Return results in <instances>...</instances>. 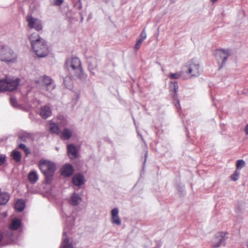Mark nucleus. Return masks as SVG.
<instances>
[{"mask_svg":"<svg viewBox=\"0 0 248 248\" xmlns=\"http://www.w3.org/2000/svg\"><path fill=\"white\" fill-rule=\"evenodd\" d=\"M74 169L71 164H67L64 165L61 170L62 175L65 177H69L72 175Z\"/></svg>","mask_w":248,"mask_h":248,"instance_id":"4468645a","label":"nucleus"},{"mask_svg":"<svg viewBox=\"0 0 248 248\" xmlns=\"http://www.w3.org/2000/svg\"><path fill=\"white\" fill-rule=\"evenodd\" d=\"M83 20V17L82 16H81V21H82Z\"/></svg>","mask_w":248,"mask_h":248,"instance_id":"c03bdc74","label":"nucleus"},{"mask_svg":"<svg viewBox=\"0 0 248 248\" xmlns=\"http://www.w3.org/2000/svg\"><path fill=\"white\" fill-rule=\"evenodd\" d=\"M28 134H24L23 135L21 136L20 137V138L21 140L23 141H26V138L28 137Z\"/></svg>","mask_w":248,"mask_h":248,"instance_id":"58836bf2","label":"nucleus"},{"mask_svg":"<svg viewBox=\"0 0 248 248\" xmlns=\"http://www.w3.org/2000/svg\"><path fill=\"white\" fill-rule=\"evenodd\" d=\"M72 136V131L68 128H64L61 133L60 137L62 140H68Z\"/></svg>","mask_w":248,"mask_h":248,"instance_id":"aec40b11","label":"nucleus"},{"mask_svg":"<svg viewBox=\"0 0 248 248\" xmlns=\"http://www.w3.org/2000/svg\"><path fill=\"white\" fill-rule=\"evenodd\" d=\"M10 103L14 107H17V101L16 98L13 97L10 98Z\"/></svg>","mask_w":248,"mask_h":248,"instance_id":"f704fd0d","label":"nucleus"},{"mask_svg":"<svg viewBox=\"0 0 248 248\" xmlns=\"http://www.w3.org/2000/svg\"><path fill=\"white\" fill-rule=\"evenodd\" d=\"M2 238V234L0 233V242L1 241Z\"/></svg>","mask_w":248,"mask_h":248,"instance_id":"37998d69","label":"nucleus"},{"mask_svg":"<svg viewBox=\"0 0 248 248\" xmlns=\"http://www.w3.org/2000/svg\"><path fill=\"white\" fill-rule=\"evenodd\" d=\"M40 80L44 83L46 90L51 91L55 88V85H52V79L49 77L43 76L40 77Z\"/></svg>","mask_w":248,"mask_h":248,"instance_id":"9d476101","label":"nucleus"},{"mask_svg":"<svg viewBox=\"0 0 248 248\" xmlns=\"http://www.w3.org/2000/svg\"><path fill=\"white\" fill-rule=\"evenodd\" d=\"M73 6L74 7L77 9L78 10H81L82 9V4L80 1V0H78L77 1L74 0L73 1Z\"/></svg>","mask_w":248,"mask_h":248,"instance_id":"2f4dec72","label":"nucleus"},{"mask_svg":"<svg viewBox=\"0 0 248 248\" xmlns=\"http://www.w3.org/2000/svg\"><path fill=\"white\" fill-rule=\"evenodd\" d=\"M84 177L81 174L75 175L72 178V182L75 186H79L85 183Z\"/></svg>","mask_w":248,"mask_h":248,"instance_id":"2eb2a0df","label":"nucleus"},{"mask_svg":"<svg viewBox=\"0 0 248 248\" xmlns=\"http://www.w3.org/2000/svg\"><path fill=\"white\" fill-rule=\"evenodd\" d=\"M142 41H141V40H138L135 46V48L137 50L140 48L141 44H142Z\"/></svg>","mask_w":248,"mask_h":248,"instance_id":"4c0bfd02","label":"nucleus"},{"mask_svg":"<svg viewBox=\"0 0 248 248\" xmlns=\"http://www.w3.org/2000/svg\"><path fill=\"white\" fill-rule=\"evenodd\" d=\"M10 195L8 193L1 192L0 188V205L6 204L9 200Z\"/></svg>","mask_w":248,"mask_h":248,"instance_id":"393cba45","label":"nucleus"},{"mask_svg":"<svg viewBox=\"0 0 248 248\" xmlns=\"http://www.w3.org/2000/svg\"><path fill=\"white\" fill-rule=\"evenodd\" d=\"M24 151L26 155H28L30 153V150L28 148H27Z\"/></svg>","mask_w":248,"mask_h":248,"instance_id":"a19ab883","label":"nucleus"},{"mask_svg":"<svg viewBox=\"0 0 248 248\" xmlns=\"http://www.w3.org/2000/svg\"><path fill=\"white\" fill-rule=\"evenodd\" d=\"M186 67L187 69L186 73L189 75V78L200 75V66L197 62L191 60L188 62Z\"/></svg>","mask_w":248,"mask_h":248,"instance_id":"39448f33","label":"nucleus"},{"mask_svg":"<svg viewBox=\"0 0 248 248\" xmlns=\"http://www.w3.org/2000/svg\"><path fill=\"white\" fill-rule=\"evenodd\" d=\"M246 165L245 162L242 159H239L237 160L236 163V170H239L243 168Z\"/></svg>","mask_w":248,"mask_h":248,"instance_id":"c756f323","label":"nucleus"},{"mask_svg":"<svg viewBox=\"0 0 248 248\" xmlns=\"http://www.w3.org/2000/svg\"><path fill=\"white\" fill-rule=\"evenodd\" d=\"M60 248H73V246L66 235V228H64L63 232L62 241Z\"/></svg>","mask_w":248,"mask_h":248,"instance_id":"ddd939ff","label":"nucleus"},{"mask_svg":"<svg viewBox=\"0 0 248 248\" xmlns=\"http://www.w3.org/2000/svg\"><path fill=\"white\" fill-rule=\"evenodd\" d=\"M146 33L145 29H144L140 34V38L139 39V40H141V41L143 42V40L146 39Z\"/></svg>","mask_w":248,"mask_h":248,"instance_id":"72a5a7b5","label":"nucleus"},{"mask_svg":"<svg viewBox=\"0 0 248 248\" xmlns=\"http://www.w3.org/2000/svg\"><path fill=\"white\" fill-rule=\"evenodd\" d=\"M5 161V156L3 155H0V166L2 165Z\"/></svg>","mask_w":248,"mask_h":248,"instance_id":"e433bc0d","label":"nucleus"},{"mask_svg":"<svg viewBox=\"0 0 248 248\" xmlns=\"http://www.w3.org/2000/svg\"><path fill=\"white\" fill-rule=\"evenodd\" d=\"M169 89L172 97L174 99H175L177 97V93L178 89L177 82L170 81L169 83Z\"/></svg>","mask_w":248,"mask_h":248,"instance_id":"f3484780","label":"nucleus"},{"mask_svg":"<svg viewBox=\"0 0 248 248\" xmlns=\"http://www.w3.org/2000/svg\"><path fill=\"white\" fill-rule=\"evenodd\" d=\"M19 84L18 78L7 76L5 78L0 79V92L14 91L16 89Z\"/></svg>","mask_w":248,"mask_h":248,"instance_id":"f03ea898","label":"nucleus"},{"mask_svg":"<svg viewBox=\"0 0 248 248\" xmlns=\"http://www.w3.org/2000/svg\"><path fill=\"white\" fill-rule=\"evenodd\" d=\"M21 225V220L17 218H13L9 225L10 231L16 230L20 228Z\"/></svg>","mask_w":248,"mask_h":248,"instance_id":"6ab92c4d","label":"nucleus"},{"mask_svg":"<svg viewBox=\"0 0 248 248\" xmlns=\"http://www.w3.org/2000/svg\"><path fill=\"white\" fill-rule=\"evenodd\" d=\"M230 55V52L228 50L223 49H218L216 50L215 56L218 61V63L221 61V64L219 65V68H221L223 65L225 63L228 58Z\"/></svg>","mask_w":248,"mask_h":248,"instance_id":"0eeeda50","label":"nucleus"},{"mask_svg":"<svg viewBox=\"0 0 248 248\" xmlns=\"http://www.w3.org/2000/svg\"><path fill=\"white\" fill-rule=\"evenodd\" d=\"M68 155L72 157L75 158L77 156L78 150L76 146L73 144H70L67 145Z\"/></svg>","mask_w":248,"mask_h":248,"instance_id":"4be33fe9","label":"nucleus"},{"mask_svg":"<svg viewBox=\"0 0 248 248\" xmlns=\"http://www.w3.org/2000/svg\"><path fill=\"white\" fill-rule=\"evenodd\" d=\"M17 58L16 54L7 46H0V60L5 62H14Z\"/></svg>","mask_w":248,"mask_h":248,"instance_id":"7ed1b4c3","label":"nucleus"},{"mask_svg":"<svg viewBox=\"0 0 248 248\" xmlns=\"http://www.w3.org/2000/svg\"><path fill=\"white\" fill-rule=\"evenodd\" d=\"M49 129L51 132L57 134L60 133V128L58 125L54 123H50L49 124Z\"/></svg>","mask_w":248,"mask_h":248,"instance_id":"cd10ccee","label":"nucleus"},{"mask_svg":"<svg viewBox=\"0 0 248 248\" xmlns=\"http://www.w3.org/2000/svg\"><path fill=\"white\" fill-rule=\"evenodd\" d=\"M245 132L247 135H248V124L247 125L245 128Z\"/></svg>","mask_w":248,"mask_h":248,"instance_id":"79ce46f5","label":"nucleus"},{"mask_svg":"<svg viewBox=\"0 0 248 248\" xmlns=\"http://www.w3.org/2000/svg\"><path fill=\"white\" fill-rule=\"evenodd\" d=\"M240 171L238 170H235L234 172L230 176V178L232 181H236L239 177Z\"/></svg>","mask_w":248,"mask_h":248,"instance_id":"7c9ffc66","label":"nucleus"},{"mask_svg":"<svg viewBox=\"0 0 248 248\" xmlns=\"http://www.w3.org/2000/svg\"><path fill=\"white\" fill-rule=\"evenodd\" d=\"M25 207V202L24 200L22 199L18 200L15 204V210L18 212H22Z\"/></svg>","mask_w":248,"mask_h":248,"instance_id":"b1692460","label":"nucleus"},{"mask_svg":"<svg viewBox=\"0 0 248 248\" xmlns=\"http://www.w3.org/2000/svg\"><path fill=\"white\" fill-rule=\"evenodd\" d=\"M32 50L38 58H44L47 56L49 53L48 46L44 39L31 47Z\"/></svg>","mask_w":248,"mask_h":248,"instance_id":"20e7f679","label":"nucleus"},{"mask_svg":"<svg viewBox=\"0 0 248 248\" xmlns=\"http://www.w3.org/2000/svg\"><path fill=\"white\" fill-rule=\"evenodd\" d=\"M217 0H211V1H212V2H215L217 1Z\"/></svg>","mask_w":248,"mask_h":248,"instance_id":"a18cd8bd","label":"nucleus"},{"mask_svg":"<svg viewBox=\"0 0 248 248\" xmlns=\"http://www.w3.org/2000/svg\"><path fill=\"white\" fill-rule=\"evenodd\" d=\"M82 201L81 197L77 193H74L71 197L70 202L74 206L78 205Z\"/></svg>","mask_w":248,"mask_h":248,"instance_id":"5701e85b","label":"nucleus"},{"mask_svg":"<svg viewBox=\"0 0 248 248\" xmlns=\"http://www.w3.org/2000/svg\"><path fill=\"white\" fill-rule=\"evenodd\" d=\"M19 148L23 150L24 151L26 150L27 148L26 147V145L24 144H20L18 146Z\"/></svg>","mask_w":248,"mask_h":248,"instance_id":"ea45409f","label":"nucleus"},{"mask_svg":"<svg viewBox=\"0 0 248 248\" xmlns=\"http://www.w3.org/2000/svg\"><path fill=\"white\" fill-rule=\"evenodd\" d=\"M28 38L30 41L31 47L33 46L34 44L40 42L41 39H44L37 32L32 33L29 36Z\"/></svg>","mask_w":248,"mask_h":248,"instance_id":"dca6fc26","label":"nucleus"},{"mask_svg":"<svg viewBox=\"0 0 248 248\" xmlns=\"http://www.w3.org/2000/svg\"><path fill=\"white\" fill-rule=\"evenodd\" d=\"M64 67L69 70H71L74 71L82 67L80 60L77 57L67 60Z\"/></svg>","mask_w":248,"mask_h":248,"instance_id":"6e6552de","label":"nucleus"},{"mask_svg":"<svg viewBox=\"0 0 248 248\" xmlns=\"http://www.w3.org/2000/svg\"><path fill=\"white\" fill-rule=\"evenodd\" d=\"M182 75V72H177L176 73H170V77L171 79H178Z\"/></svg>","mask_w":248,"mask_h":248,"instance_id":"473e14b6","label":"nucleus"},{"mask_svg":"<svg viewBox=\"0 0 248 248\" xmlns=\"http://www.w3.org/2000/svg\"><path fill=\"white\" fill-rule=\"evenodd\" d=\"M29 181L32 184L35 183L38 179V175L35 171H31L28 175Z\"/></svg>","mask_w":248,"mask_h":248,"instance_id":"a878e982","label":"nucleus"},{"mask_svg":"<svg viewBox=\"0 0 248 248\" xmlns=\"http://www.w3.org/2000/svg\"><path fill=\"white\" fill-rule=\"evenodd\" d=\"M225 235L226 233L223 232H219L216 234L214 238L215 244H213V247L214 248L219 247L220 246V244L225 240Z\"/></svg>","mask_w":248,"mask_h":248,"instance_id":"f8f14e48","label":"nucleus"},{"mask_svg":"<svg viewBox=\"0 0 248 248\" xmlns=\"http://www.w3.org/2000/svg\"><path fill=\"white\" fill-rule=\"evenodd\" d=\"M87 62L88 64V69L93 75H95L94 70L97 68V59L95 57L90 56L87 58Z\"/></svg>","mask_w":248,"mask_h":248,"instance_id":"9b49d317","label":"nucleus"},{"mask_svg":"<svg viewBox=\"0 0 248 248\" xmlns=\"http://www.w3.org/2000/svg\"><path fill=\"white\" fill-rule=\"evenodd\" d=\"M26 20L28 26L31 29H34L36 31H39L43 29L42 22L41 20L32 17L31 15L27 16Z\"/></svg>","mask_w":248,"mask_h":248,"instance_id":"423d86ee","label":"nucleus"},{"mask_svg":"<svg viewBox=\"0 0 248 248\" xmlns=\"http://www.w3.org/2000/svg\"><path fill=\"white\" fill-rule=\"evenodd\" d=\"M119 210L115 208L111 211V222L114 225L120 226L121 224V220L118 215Z\"/></svg>","mask_w":248,"mask_h":248,"instance_id":"1a4fd4ad","label":"nucleus"},{"mask_svg":"<svg viewBox=\"0 0 248 248\" xmlns=\"http://www.w3.org/2000/svg\"><path fill=\"white\" fill-rule=\"evenodd\" d=\"M13 159L16 162H19L21 161V155L20 153L16 150H14L12 152Z\"/></svg>","mask_w":248,"mask_h":248,"instance_id":"c85d7f7f","label":"nucleus"},{"mask_svg":"<svg viewBox=\"0 0 248 248\" xmlns=\"http://www.w3.org/2000/svg\"><path fill=\"white\" fill-rule=\"evenodd\" d=\"M54 4L56 6H61L63 2V0H53Z\"/></svg>","mask_w":248,"mask_h":248,"instance_id":"c9c22d12","label":"nucleus"},{"mask_svg":"<svg viewBox=\"0 0 248 248\" xmlns=\"http://www.w3.org/2000/svg\"><path fill=\"white\" fill-rule=\"evenodd\" d=\"M63 81L66 88L69 89L72 88L73 83L70 77L66 76L63 78Z\"/></svg>","mask_w":248,"mask_h":248,"instance_id":"bb28decb","label":"nucleus"},{"mask_svg":"<svg viewBox=\"0 0 248 248\" xmlns=\"http://www.w3.org/2000/svg\"><path fill=\"white\" fill-rule=\"evenodd\" d=\"M51 110L49 107L46 106L42 107L40 110V115L41 116L46 119L51 115Z\"/></svg>","mask_w":248,"mask_h":248,"instance_id":"a211bd4d","label":"nucleus"},{"mask_svg":"<svg viewBox=\"0 0 248 248\" xmlns=\"http://www.w3.org/2000/svg\"><path fill=\"white\" fill-rule=\"evenodd\" d=\"M74 76L81 81L85 80L87 77V74L84 72L82 67L74 71Z\"/></svg>","mask_w":248,"mask_h":248,"instance_id":"412c9836","label":"nucleus"},{"mask_svg":"<svg viewBox=\"0 0 248 248\" xmlns=\"http://www.w3.org/2000/svg\"><path fill=\"white\" fill-rule=\"evenodd\" d=\"M38 166L45 176L46 183L47 184H50L56 170L55 163L48 160L42 159L39 161Z\"/></svg>","mask_w":248,"mask_h":248,"instance_id":"f257e3e1","label":"nucleus"}]
</instances>
